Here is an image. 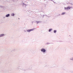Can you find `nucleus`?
<instances>
[{
  "instance_id": "f257e3e1",
  "label": "nucleus",
  "mask_w": 73,
  "mask_h": 73,
  "mask_svg": "<svg viewBox=\"0 0 73 73\" xmlns=\"http://www.w3.org/2000/svg\"><path fill=\"white\" fill-rule=\"evenodd\" d=\"M41 52H43V53H45V52H46V50L44 48H42L41 49Z\"/></svg>"
},
{
  "instance_id": "f03ea898",
  "label": "nucleus",
  "mask_w": 73,
  "mask_h": 73,
  "mask_svg": "<svg viewBox=\"0 0 73 73\" xmlns=\"http://www.w3.org/2000/svg\"><path fill=\"white\" fill-rule=\"evenodd\" d=\"M35 29H28L27 30V32H28L29 33H30V32H31V31H34V30Z\"/></svg>"
},
{
  "instance_id": "7ed1b4c3",
  "label": "nucleus",
  "mask_w": 73,
  "mask_h": 73,
  "mask_svg": "<svg viewBox=\"0 0 73 73\" xmlns=\"http://www.w3.org/2000/svg\"><path fill=\"white\" fill-rule=\"evenodd\" d=\"M71 8L70 7H64V9L65 10V11H67V10H68V9H70V8Z\"/></svg>"
},
{
  "instance_id": "20e7f679",
  "label": "nucleus",
  "mask_w": 73,
  "mask_h": 73,
  "mask_svg": "<svg viewBox=\"0 0 73 73\" xmlns=\"http://www.w3.org/2000/svg\"><path fill=\"white\" fill-rule=\"evenodd\" d=\"M9 16H10V14H7L5 15L6 17H9Z\"/></svg>"
},
{
  "instance_id": "39448f33",
  "label": "nucleus",
  "mask_w": 73,
  "mask_h": 73,
  "mask_svg": "<svg viewBox=\"0 0 73 73\" xmlns=\"http://www.w3.org/2000/svg\"><path fill=\"white\" fill-rule=\"evenodd\" d=\"M5 36V35L4 34H1L0 35V37H4Z\"/></svg>"
},
{
  "instance_id": "423d86ee",
  "label": "nucleus",
  "mask_w": 73,
  "mask_h": 73,
  "mask_svg": "<svg viewBox=\"0 0 73 73\" xmlns=\"http://www.w3.org/2000/svg\"><path fill=\"white\" fill-rule=\"evenodd\" d=\"M11 16H13V17L15 16V13H12L11 15Z\"/></svg>"
},
{
  "instance_id": "0eeeda50",
  "label": "nucleus",
  "mask_w": 73,
  "mask_h": 73,
  "mask_svg": "<svg viewBox=\"0 0 73 73\" xmlns=\"http://www.w3.org/2000/svg\"><path fill=\"white\" fill-rule=\"evenodd\" d=\"M52 30H53V29H49L48 32H50L51 31H52Z\"/></svg>"
},
{
  "instance_id": "6e6552de",
  "label": "nucleus",
  "mask_w": 73,
  "mask_h": 73,
  "mask_svg": "<svg viewBox=\"0 0 73 73\" xmlns=\"http://www.w3.org/2000/svg\"><path fill=\"white\" fill-rule=\"evenodd\" d=\"M65 13H66V12H63L62 13L61 15H65Z\"/></svg>"
},
{
  "instance_id": "1a4fd4ad",
  "label": "nucleus",
  "mask_w": 73,
  "mask_h": 73,
  "mask_svg": "<svg viewBox=\"0 0 73 73\" xmlns=\"http://www.w3.org/2000/svg\"><path fill=\"white\" fill-rule=\"evenodd\" d=\"M54 33H56V32H57V30H54L53 31Z\"/></svg>"
},
{
  "instance_id": "9d476101",
  "label": "nucleus",
  "mask_w": 73,
  "mask_h": 73,
  "mask_svg": "<svg viewBox=\"0 0 73 73\" xmlns=\"http://www.w3.org/2000/svg\"><path fill=\"white\" fill-rule=\"evenodd\" d=\"M52 44L51 43H49V42H47L46 43V45H49V44Z\"/></svg>"
},
{
  "instance_id": "9b49d317",
  "label": "nucleus",
  "mask_w": 73,
  "mask_h": 73,
  "mask_svg": "<svg viewBox=\"0 0 73 73\" xmlns=\"http://www.w3.org/2000/svg\"><path fill=\"white\" fill-rule=\"evenodd\" d=\"M70 60H71L72 61H73V57H72L70 58Z\"/></svg>"
},
{
  "instance_id": "f8f14e48",
  "label": "nucleus",
  "mask_w": 73,
  "mask_h": 73,
  "mask_svg": "<svg viewBox=\"0 0 73 73\" xmlns=\"http://www.w3.org/2000/svg\"><path fill=\"white\" fill-rule=\"evenodd\" d=\"M40 22V21H36V23H37V24H38V23H39Z\"/></svg>"
},
{
  "instance_id": "ddd939ff",
  "label": "nucleus",
  "mask_w": 73,
  "mask_h": 73,
  "mask_svg": "<svg viewBox=\"0 0 73 73\" xmlns=\"http://www.w3.org/2000/svg\"><path fill=\"white\" fill-rule=\"evenodd\" d=\"M44 16L47 17V16H48V15H43V16H42L43 17H44Z\"/></svg>"
},
{
  "instance_id": "4468645a",
  "label": "nucleus",
  "mask_w": 73,
  "mask_h": 73,
  "mask_svg": "<svg viewBox=\"0 0 73 73\" xmlns=\"http://www.w3.org/2000/svg\"><path fill=\"white\" fill-rule=\"evenodd\" d=\"M23 5H27L25 4L24 3H23Z\"/></svg>"
},
{
  "instance_id": "2eb2a0df",
  "label": "nucleus",
  "mask_w": 73,
  "mask_h": 73,
  "mask_svg": "<svg viewBox=\"0 0 73 73\" xmlns=\"http://www.w3.org/2000/svg\"><path fill=\"white\" fill-rule=\"evenodd\" d=\"M17 69L19 70V68L18 67V68H17Z\"/></svg>"
},
{
  "instance_id": "dca6fc26",
  "label": "nucleus",
  "mask_w": 73,
  "mask_h": 73,
  "mask_svg": "<svg viewBox=\"0 0 73 73\" xmlns=\"http://www.w3.org/2000/svg\"><path fill=\"white\" fill-rule=\"evenodd\" d=\"M3 19H5V17H3Z\"/></svg>"
},
{
  "instance_id": "f3484780",
  "label": "nucleus",
  "mask_w": 73,
  "mask_h": 73,
  "mask_svg": "<svg viewBox=\"0 0 73 73\" xmlns=\"http://www.w3.org/2000/svg\"><path fill=\"white\" fill-rule=\"evenodd\" d=\"M24 31V32H26V30H25Z\"/></svg>"
},
{
  "instance_id": "a211bd4d",
  "label": "nucleus",
  "mask_w": 73,
  "mask_h": 73,
  "mask_svg": "<svg viewBox=\"0 0 73 73\" xmlns=\"http://www.w3.org/2000/svg\"><path fill=\"white\" fill-rule=\"evenodd\" d=\"M60 15H60V14H59L58 15V16H60Z\"/></svg>"
},
{
  "instance_id": "6ab92c4d",
  "label": "nucleus",
  "mask_w": 73,
  "mask_h": 73,
  "mask_svg": "<svg viewBox=\"0 0 73 73\" xmlns=\"http://www.w3.org/2000/svg\"><path fill=\"white\" fill-rule=\"evenodd\" d=\"M19 66V67H20V66H21L20 65H19V66Z\"/></svg>"
},
{
  "instance_id": "aec40b11",
  "label": "nucleus",
  "mask_w": 73,
  "mask_h": 73,
  "mask_svg": "<svg viewBox=\"0 0 73 73\" xmlns=\"http://www.w3.org/2000/svg\"><path fill=\"white\" fill-rule=\"evenodd\" d=\"M71 5H73V4H72V3H71Z\"/></svg>"
},
{
  "instance_id": "412c9836",
  "label": "nucleus",
  "mask_w": 73,
  "mask_h": 73,
  "mask_svg": "<svg viewBox=\"0 0 73 73\" xmlns=\"http://www.w3.org/2000/svg\"><path fill=\"white\" fill-rule=\"evenodd\" d=\"M51 1H53L52 0H51Z\"/></svg>"
},
{
  "instance_id": "4be33fe9",
  "label": "nucleus",
  "mask_w": 73,
  "mask_h": 73,
  "mask_svg": "<svg viewBox=\"0 0 73 73\" xmlns=\"http://www.w3.org/2000/svg\"><path fill=\"white\" fill-rule=\"evenodd\" d=\"M53 2L54 3H55V2H54V1H53Z\"/></svg>"
},
{
  "instance_id": "5701e85b",
  "label": "nucleus",
  "mask_w": 73,
  "mask_h": 73,
  "mask_svg": "<svg viewBox=\"0 0 73 73\" xmlns=\"http://www.w3.org/2000/svg\"><path fill=\"white\" fill-rule=\"evenodd\" d=\"M49 1H51V0H48Z\"/></svg>"
},
{
  "instance_id": "b1692460",
  "label": "nucleus",
  "mask_w": 73,
  "mask_h": 73,
  "mask_svg": "<svg viewBox=\"0 0 73 73\" xmlns=\"http://www.w3.org/2000/svg\"><path fill=\"white\" fill-rule=\"evenodd\" d=\"M19 19H20L19 18Z\"/></svg>"
}]
</instances>
